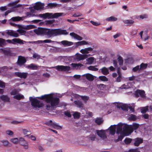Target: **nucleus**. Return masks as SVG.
I'll list each match as a JSON object with an SVG mask.
<instances>
[{
	"instance_id": "obj_1",
	"label": "nucleus",
	"mask_w": 152,
	"mask_h": 152,
	"mask_svg": "<svg viewBox=\"0 0 152 152\" xmlns=\"http://www.w3.org/2000/svg\"><path fill=\"white\" fill-rule=\"evenodd\" d=\"M38 98L42 99H45L46 103L44 104L42 101L30 97L32 108L35 110H37L38 108L44 107L50 111L56 108L59 103V99L58 98L53 97V95L51 94L45 95Z\"/></svg>"
},
{
	"instance_id": "obj_2",
	"label": "nucleus",
	"mask_w": 152,
	"mask_h": 152,
	"mask_svg": "<svg viewBox=\"0 0 152 152\" xmlns=\"http://www.w3.org/2000/svg\"><path fill=\"white\" fill-rule=\"evenodd\" d=\"M34 31L37 34L46 35L48 38L62 34L67 35L69 33L66 30L60 28L50 29L40 28L34 30Z\"/></svg>"
},
{
	"instance_id": "obj_3",
	"label": "nucleus",
	"mask_w": 152,
	"mask_h": 152,
	"mask_svg": "<svg viewBox=\"0 0 152 152\" xmlns=\"http://www.w3.org/2000/svg\"><path fill=\"white\" fill-rule=\"evenodd\" d=\"M139 126V124L133 123L132 125H128L122 123H119L117 126V133H123L125 135L128 136L132 133L134 130L137 129Z\"/></svg>"
},
{
	"instance_id": "obj_4",
	"label": "nucleus",
	"mask_w": 152,
	"mask_h": 152,
	"mask_svg": "<svg viewBox=\"0 0 152 152\" xmlns=\"http://www.w3.org/2000/svg\"><path fill=\"white\" fill-rule=\"evenodd\" d=\"M64 13H56L54 14L52 13H46L42 14L39 15V16L43 18H57L58 17L62 16Z\"/></svg>"
},
{
	"instance_id": "obj_5",
	"label": "nucleus",
	"mask_w": 152,
	"mask_h": 152,
	"mask_svg": "<svg viewBox=\"0 0 152 152\" xmlns=\"http://www.w3.org/2000/svg\"><path fill=\"white\" fill-rule=\"evenodd\" d=\"M17 2L16 1L12 2L8 4L7 6L10 8L8 9H12L11 10H8L5 13V15L6 16L9 13L14 11V9L17 8L19 7L18 5L17 4Z\"/></svg>"
},
{
	"instance_id": "obj_6",
	"label": "nucleus",
	"mask_w": 152,
	"mask_h": 152,
	"mask_svg": "<svg viewBox=\"0 0 152 152\" xmlns=\"http://www.w3.org/2000/svg\"><path fill=\"white\" fill-rule=\"evenodd\" d=\"M44 5V4L40 2H38L34 6V8L31 7L29 9L31 12H34L35 10H39L43 9Z\"/></svg>"
},
{
	"instance_id": "obj_7",
	"label": "nucleus",
	"mask_w": 152,
	"mask_h": 152,
	"mask_svg": "<svg viewBox=\"0 0 152 152\" xmlns=\"http://www.w3.org/2000/svg\"><path fill=\"white\" fill-rule=\"evenodd\" d=\"M134 95L137 97L140 96L143 99L146 98L145 91L143 90L137 89L134 93Z\"/></svg>"
},
{
	"instance_id": "obj_8",
	"label": "nucleus",
	"mask_w": 152,
	"mask_h": 152,
	"mask_svg": "<svg viewBox=\"0 0 152 152\" xmlns=\"http://www.w3.org/2000/svg\"><path fill=\"white\" fill-rule=\"evenodd\" d=\"M55 68L59 71H66L70 70V67L68 66H64L62 65H58L55 67H53Z\"/></svg>"
},
{
	"instance_id": "obj_9",
	"label": "nucleus",
	"mask_w": 152,
	"mask_h": 152,
	"mask_svg": "<svg viewBox=\"0 0 152 152\" xmlns=\"http://www.w3.org/2000/svg\"><path fill=\"white\" fill-rule=\"evenodd\" d=\"M96 132L97 135L103 140L107 139V137L105 131L104 130H96Z\"/></svg>"
},
{
	"instance_id": "obj_10",
	"label": "nucleus",
	"mask_w": 152,
	"mask_h": 152,
	"mask_svg": "<svg viewBox=\"0 0 152 152\" xmlns=\"http://www.w3.org/2000/svg\"><path fill=\"white\" fill-rule=\"evenodd\" d=\"M26 61V59L24 57L20 56H18L17 63L19 66H23Z\"/></svg>"
},
{
	"instance_id": "obj_11",
	"label": "nucleus",
	"mask_w": 152,
	"mask_h": 152,
	"mask_svg": "<svg viewBox=\"0 0 152 152\" xmlns=\"http://www.w3.org/2000/svg\"><path fill=\"white\" fill-rule=\"evenodd\" d=\"M8 43L15 44L16 43L23 44V41L19 39L15 38L12 40L7 39L6 40Z\"/></svg>"
},
{
	"instance_id": "obj_12",
	"label": "nucleus",
	"mask_w": 152,
	"mask_h": 152,
	"mask_svg": "<svg viewBox=\"0 0 152 152\" xmlns=\"http://www.w3.org/2000/svg\"><path fill=\"white\" fill-rule=\"evenodd\" d=\"M143 141L142 139L137 137L133 139L132 144L135 146H138L140 144L142 143Z\"/></svg>"
},
{
	"instance_id": "obj_13",
	"label": "nucleus",
	"mask_w": 152,
	"mask_h": 152,
	"mask_svg": "<svg viewBox=\"0 0 152 152\" xmlns=\"http://www.w3.org/2000/svg\"><path fill=\"white\" fill-rule=\"evenodd\" d=\"M46 124L48 126H50L52 127H53L55 129H57L59 127H61L56 123L55 122H53L51 120H50L46 122Z\"/></svg>"
},
{
	"instance_id": "obj_14",
	"label": "nucleus",
	"mask_w": 152,
	"mask_h": 152,
	"mask_svg": "<svg viewBox=\"0 0 152 152\" xmlns=\"http://www.w3.org/2000/svg\"><path fill=\"white\" fill-rule=\"evenodd\" d=\"M5 33L10 36L14 37H18L19 36L18 34L14 31L13 30H7L6 31Z\"/></svg>"
},
{
	"instance_id": "obj_15",
	"label": "nucleus",
	"mask_w": 152,
	"mask_h": 152,
	"mask_svg": "<svg viewBox=\"0 0 152 152\" xmlns=\"http://www.w3.org/2000/svg\"><path fill=\"white\" fill-rule=\"evenodd\" d=\"M93 50L92 48L88 47L81 50L80 52L83 54H87L91 52Z\"/></svg>"
},
{
	"instance_id": "obj_16",
	"label": "nucleus",
	"mask_w": 152,
	"mask_h": 152,
	"mask_svg": "<svg viewBox=\"0 0 152 152\" xmlns=\"http://www.w3.org/2000/svg\"><path fill=\"white\" fill-rule=\"evenodd\" d=\"M0 51L1 52L3 53L4 54L7 56H10L12 54L10 50L8 48H0Z\"/></svg>"
},
{
	"instance_id": "obj_17",
	"label": "nucleus",
	"mask_w": 152,
	"mask_h": 152,
	"mask_svg": "<svg viewBox=\"0 0 152 152\" xmlns=\"http://www.w3.org/2000/svg\"><path fill=\"white\" fill-rule=\"evenodd\" d=\"M88 55L86 54H77L76 56V59L78 61L83 60L87 57Z\"/></svg>"
},
{
	"instance_id": "obj_18",
	"label": "nucleus",
	"mask_w": 152,
	"mask_h": 152,
	"mask_svg": "<svg viewBox=\"0 0 152 152\" xmlns=\"http://www.w3.org/2000/svg\"><path fill=\"white\" fill-rule=\"evenodd\" d=\"M15 74L18 77L25 79L27 77L28 73L26 72H16Z\"/></svg>"
},
{
	"instance_id": "obj_19",
	"label": "nucleus",
	"mask_w": 152,
	"mask_h": 152,
	"mask_svg": "<svg viewBox=\"0 0 152 152\" xmlns=\"http://www.w3.org/2000/svg\"><path fill=\"white\" fill-rule=\"evenodd\" d=\"M83 77H85L86 78L90 81H93L94 78V76L89 73H87L83 75Z\"/></svg>"
},
{
	"instance_id": "obj_20",
	"label": "nucleus",
	"mask_w": 152,
	"mask_h": 152,
	"mask_svg": "<svg viewBox=\"0 0 152 152\" xmlns=\"http://www.w3.org/2000/svg\"><path fill=\"white\" fill-rule=\"evenodd\" d=\"M26 67L29 69L32 70H37L38 69L37 66L35 64H31L30 65H28L26 66Z\"/></svg>"
},
{
	"instance_id": "obj_21",
	"label": "nucleus",
	"mask_w": 152,
	"mask_h": 152,
	"mask_svg": "<svg viewBox=\"0 0 152 152\" xmlns=\"http://www.w3.org/2000/svg\"><path fill=\"white\" fill-rule=\"evenodd\" d=\"M99 72H101L104 75H107L109 73V70L106 67H104L99 70Z\"/></svg>"
},
{
	"instance_id": "obj_22",
	"label": "nucleus",
	"mask_w": 152,
	"mask_h": 152,
	"mask_svg": "<svg viewBox=\"0 0 152 152\" xmlns=\"http://www.w3.org/2000/svg\"><path fill=\"white\" fill-rule=\"evenodd\" d=\"M70 35L71 36L73 37L74 38L76 39L79 40H82L83 39L82 37L80 36L75 33L74 32L70 33Z\"/></svg>"
},
{
	"instance_id": "obj_23",
	"label": "nucleus",
	"mask_w": 152,
	"mask_h": 152,
	"mask_svg": "<svg viewBox=\"0 0 152 152\" xmlns=\"http://www.w3.org/2000/svg\"><path fill=\"white\" fill-rule=\"evenodd\" d=\"M61 43L64 46H69L73 44V43L71 42H69L66 40H64L61 42Z\"/></svg>"
},
{
	"instance_id": "obj_24",
	"label": "nucleus",
	"mask_w": 152,
	"mask_h": 152,
	"mask_svg": "<svg viewBox=\"0 0 152 152\" xmlns=\"http://www.w3.org/2000/svg\"><path fill=\"white\" fill-rule=\"evenodd\" d=\"M0 98L1 99L2 101L4 102H10V98L7 95H2L0 96Z\"/></svg>"
},
{
	"instance_id": "obj_25",
	"label": "nucleus",
	"mask_w": 152,
	"mask_h": 152,
	"mask_svg": "<svg viewBox=\"0 0 152 152\" xmlns=\"http://www.w3.org/2000/svg\"><path fill=\"white\" fill-rule=\"evenodd\" d=\"M120 69L119 68H118L117 69V72L118 74V76L116 78V81L118 82H119L121 81L122 79L121 74L120 71Z\"/></svg>"
},
{
	"instance_id": "obj_26",
	"label": "nucleus",
	"mask_w": 152,
	"mask_h": 152,
	"mask_svg": "<svg viewBox=\"0 0 152 152\" xmlns=\"http://www.w3.org/2000/svg\"><path fill=\"white\" fill-rule=\"evenodd\" d=\"M109 129H110V134L112 135H114L115 134V130L116 129V126H111Z\"/></svg>"
},
{
	"instance_id": "obj_27",
	"label": "nucleus",
	"mask_w": 152,
	"mask_h": 152,
	"mask_svg": "<svg viewBox=\"0 0 152 152\" xmlns=\"http://www.w3.org/2000/svg\"><path fill=\"white\" fill-rule=\"evenodd\" d=\"M70 65L72 67L73 69H78L80 67H81L82 65L81 64H75L72 63L70 64Z\"/></svg>"
},
{
	"instance_id": "obj_28",
	"label": "nucleus",
	"mask_w": 152,
	"mask_h": 152,
	"mask_svg": "<svg viewBox=\"0 0 152 152\" xmlns=\"http://www.w3.org/2000/svg\"><path fill=\"white\" fill-rule=\"evenodd\" d=\"M74 103L77 107L80 108L83 107V104L81 101L79 100L75 101L74 102Z\"/></svg>"
},
{
	"instance_id": "obj_29",
	"label": "nucleus",
	"mask_w": 152,
	"mask_h": 152,
	"mask_svg": "<svg viewBox=\"0 0 152 152\" xmlns=\"http://www.w3.org/2000/svg\"><path fill=\"white\" fill-rule=\"evenodd\" d=\"M28 142L26 141L22 137H20L19 138V143L22 146L24 144L27 143Z\"/></svg>"
},
{
	"instance_id": "obj_30",
	"label": "nucleus",
	"mask_w": 152,
	"mask_h": 152,
	"mask_svg": "<svg viewBox=\"0 0 152 152\" xmlns=\"http://www.w3.org/2000/svg\"><path fill=\"white\" fill-rule=\"evenodd\" d=\"M13 98L18 100H20L21 99L24 98V96L20 94H18L13 96Z\"/></svg>"
},
{
	"instance_id": "obj_31",
	"label": "nucleus",
	"mask_w": 152,
	"mask_h": 152,
	"mask_svg": "<svg viewBox=\"0 0 152 152\" xmlns=\"http://www.w3.org/2000/svg\"><path fill=\"white\" fill-rule=\"evenodd\" d=\"M94 60V58L93 57H90L86 59L87 61L86 64H91L93 63Z\"/></svg>"
},
{
	"instance_id": "obj_32",
	"label": "nucleus",
	"mask_w": 152,
	"mask_h": 152,
	"mask_svg": "<svg viewBox=\"0 0 152 152\" xmlns=\"http://www.w3.org/2000/svg\"><path fill=\"white\" fill-rule=\"evenodd\" d=\"M116 133L117 134H121V135L118 137L117 139L116 140H115L116 142H118L119 141H121L123 138L124 137V136H126V135H125L123 133H117V130L116 131Z\"/></svg>"
},
{
	"instance_id": "obj_33",
	"label": "nucleus",
	"mask_w": 152,
	"mask_h": 152,
	"mask_svg": "<svg viewBox=\"0 0 152 152\" xmlns=\"http://www.w3.org/2000/svg\"><path fill=\"white\" fill-rule=\"evenodd\" d=\"M117 20V18L113 16L108 17L106 19V20L108 21H116Z\"/></svg>"
},
{
	"instance_id": "obj_34",
	"label": "nucleus",
	"mask_w": 152,
	"mask_h": 152,
	"mask_svg": "<svg viewBox=\"0 0 152 152\" xmlns=\"http://www.w3.org/2000/svg\"><path fill=\"white\" fill-rule=\"evenodd\" d=\"M1 142L3 144V145L5 147H7L9 145V142L7 140H3L1 141Z\"/></svg>"
},
{
	"instance_id": "obj_35",
	"label": "nucleus",
	"mask_w": 152,
	"mask_h": 152,
	"mask_svg": "<svg viewBox=\"0 0 152 152\" xmlns=\"http://www.w3.org/2000/svg\"><path fill=\"white\" fill-rule=\"evenodd\" d=\"M95 122L97 124L99 125L102 123L103 120L102 118H97L95 120Z\"/></svg>"
},
{
	"instance_id": "obj_36",
	"label": "nucleus",
	"mask_w": 152,
	"mask_h": 152,
	"mask_svg": "<svg viewBox=\"0 0 152 152\" xmlns=\"http://www.w3.org/2000/svg\"><path fill=\"white\" fill-rule=\"evenodd\" d=\"M35 26L33 25H28L23 27V29L28 30L32 28H34Z\"/></svg>"
},
{
	"instance_id": "obj_37",
	"label": "nucleus",
	"mask_w": 152,
	"mask_h": 152,
	"mask_svg": "<svg viewBox=\"0 0 152 152\" xmlns=\"http://www.w3.org/2000/svg\"><path fill=\"white\" fill-rule=\"evenodd\" d=\"M19 140L17 138H12L10 140V141L15 144H17L19 143Z\"/></svg>"
},
{
	"instance_id": "obj_38",
	"label": "nucleus",
	"mask_w": 152,
	"mask_h": 152,
	"mask_svg": "<svg viewBox=\"0 0 152 152\" xmlns=\"http://www.w3.org/2000/svg\"><path fill=\"white\" fill-rule=\"evenodd\" d=\"M123 22L126 24L128 25H130L133 24L134 23V21L132 20H123Z\"/></svg>"
},
{
	"instance_id": "obj_39",
	"label": "nucleus",
	"mask_w": 152,
	"mask_h": 152,
	"mask_svg": "<svg viewBox=\"0 0 152 152\" xmlns=\"http://www.w3.org/2000/svg\"><path fill=\"white\" fill-rule=\"evenodd\" d=\"M11 20L13 21H17L22 20V18L19 16H17L12 18Z\"/></svg>"
},
{
	"instance_id": "obj_40",
	"label": "nucleus",
	"mask_w": 152,
	"mask_h": 152,
	"mask_svg": "<svg viewBox=\"0 0 152 152\" xmlns=\"http://www.w3.org/2000/svg\"><path fill=\"white\" fill-rule=\"evenodd\" d=\"M6 44L5 40L2 38H0V46L3 47Z\"/></svg>"
},
{
	"instance_id": "obj_41",
	"label": "nucleus",
	"mask_w": 152,
	"mask_h": 152,
	"mask_svg": "<svg viewBox=\"0 0 152 152\" xmlns=\"http://www.w3.org/2000/svg\"><path fill=\"white\" fill-rule=\"evenodd\" d=\"M88 69L91 70L97 71L98 70V69L96 68L94 66H90L87 67Z\"/></svg>"
},
{
	"instance_id": "obj_42",
	"label": "nucleus",
	"mask_w": 152,
	"mask_h": 152,
	"mask_svg": "<svg viewBox=\"0 0 152 152\" xmlns=\"http://www.w3.org/2000/svg\"><path fill=\"white\" fill-rule=\"evenodd\" d=\"M137 119L136 116L134 115L131 114L129 115V119L130 121H135Z\"/></svg>"
},
{
	"instance_id": "obj_43",
	"label": "nucleus",
	"mask_w": 152,
	"mask_h": 152,
	"mask_svg": "<svg viewBox=\"0 0 152 152\" xmlns=\"http://www.w3.org/2000/svg\"><path fill=\"white\" fill-rule=\"evenodd\" d=\"M74 118H79L80 117V113L77 112H75L73 114Z\"/></svg>"
},
{
	"instance_id": "obj_44",
	"label": "nucleus",
	"mask_w": 152,
	"mask_h": 152,
	"mask_svg": "<svg viewBox=\"0 0 152 152\" xmlns=\"http://www.w3.org/2000/svg\"><path fill=\"white\" fill-rule=\"evenodd\" d=\"M133 139L129 138H126L124 140L125 143L126 144H129L131 142L132 143Z\"/></svg>"
},
{
	"instance_id": "obj_45",
	"label": "nucleus",
	"mask_w": 152,
	"mask_h": 152,
	"mask_svg": "<svg viewBox=\"0 0 152 152\" xmlns=\"http://www.w3.org/2000/svg\"><path fill=\"white\" fill-rule=\"evenodd\" d=\"M141 112L142 113H145L148 110V106H146L142 108L141 109Z\"/></svg>"
},
{
	"instance_id": "obj_46",
	"label": "nucleus",
	"mask_w": 152,
	"mask_h": 152,
	"mask_svg": "<svg viewBox=\"0 0 152 152\" xmlns=\"http://www.w3.org/2000/svg\"><path fill=\"white\" fill-rule=\"evenodd\" d=\"M118 60L119 65H122L123 63V58L121 56H119L118 58Z\"/></svg>"
},
{
	"instance_id": "obj_47",
	"label": "nucleus",
	"mask_w": 152,
	"mask_h": 152,
	"mask_svg": "<svg viewBox=\"0 0 152 152\" xmlns=\"http://www.w3.org/2000/svg\"><path fill=\"white\" fill-rule=\"evenodd\" d=\"M99 79L102 81H108V79L104 76H100L99 77Z\"/></svg>"
},
{
	"instance_id": "obj_48",
	"label": "nucleus",
	"mask_w": 152,
	"mask_h": 152,
	"mask_svg": "<svg viewBox=\"0 0 152 152\" xmlns=\"http://www.w3.org/2000/svg\"><path fill=\"white\" fill-rule=\"evenodd\" d=\"M17 31L21 35H24L26 34V31L22 29H20L17 30Z\"/></svg>"
},
{
	"instance_id": "obj_49",
	"label": "nucleus",
	"mask_w": 152,
	"mask_h": 152,
	"mask_svg": "<svg viewBox=\"0 0 152 152\" xmlns=\"http://www.w3.org/2000/svg\"><path fill=\"white\" fill-rule=\"evenodd\" d=\"M18 92V91L17 89H14L11 91L10 94L11 95H14L15 96L17 95Z\"/></svg>"
},
{
	"instance_id": "obj_50",
	"label": "nucleus",
	"mask_w": 152,
	"mask_h": 152,
	"mask_svg": "<svg viewBox=\"0 0 152 152\" xmlns=\"http://www.w3.org/2000/svg\"><path fill=\"white\" fill-rule=\"evenodd\" d=\"M148 64H144L142 63L140 64V66L141 69H145L146 68Z\"/></svg>"
},
{
	"instance_id": "obj_51",
	"label": "nucleus",
	"mask_w": 152,
	"mask_h": 152,
	"mask_svg": "<svg viewBox=\"0 0 152 152\" xmlns=\"http://www.w3.org/2000/svg\"><path fill=\"white\" fill-rule=\"evenodd\" d=\"M121 109L125 111H128V107L125 104H123L121 106Z\"/></svg>"
},
{
	"instance_id": "obj_52",
	"label": "nucleus",
	"mask_w": 152,
	"mask_h": 152,
	"mask_svg": "<svg viewBox=\"0 0 152 152\" xmlns=\"http://www.w3.org/2000/svg\"><path fill=\"white\" fill-rule=\"evenodd\" d=\"M6 133L7 134L11 136H13L14 134L13 132L12 131L10 130L6 131Z\"/></svg>"
},
{
	"instance_id": "obj_53",
	"label": "nucleus",
	"mask_w": 152,
	"mask_h": 152,
	"mask_svg": "<svg viewBox=\"0 0 152 152\" xmlns=\"http://www.w3.org/2000/svg\"><path fill=\"white\" fill-rule=\"evenodd\" d=\"M81 98L85 102H86L87 100H88L89 98L88 96H80Z\"/></svg>"
},
{
	"instance_id": "obj_54",
	"label": "nucleus",
	"mask_w": 152,
	"mask_h": 152,
	"mask_svg": "<svg viewBox=\"0 0 152 152\" xmlns=\"http://www.w3.org/2000/svg\"><path fill=\"white\" fill-rule=\"evenodd\" d=\"M141 69L140 66H137L136 67H134L132 69V71L134 72H136L138 70H140Z\"/></svg>"
},
{
	"instance_id": "obj_55",
	"label": "nucleus",
	"mask_w": 152,
	"mask_h": 152,
	"mask_svg": "<svg viewBox=\"0 0 152 152\" xmlns=\"http://www.w3.org/2000/svg\"><path fill=\"white\" fill-rule=\"evenodd\" d=\"M89 140L92 141H93L95 140L96 138V136L94 134L90 135L89 136Z\"/></svg>"
},
{
	"instance_id": "obj_56",
	"label": "nucleus",
	"mask_w": 152,
	"mask_h": 152,
	"mask_svg": "<svg viewBox=\"0 0 152 152\" xmlns=\"http://www.w3.org/2000/svg\"><path fill=\"white\" fill-rule=\"evenodd\" d=\"M64 114L65 115L67 116L68 117H71V114L70 112L66 111H65L64 112Z\"/></svg>"
},
{
	"instance_id": "obj_57",
	"label": "nucleus",
	"mask_w": 152,
	"mask_h": 152,
	"mask_svg": "<svg viewBox=\"0 0 152 152\" xmlns=\"http://www.w3.org/2000/svg\"><path fill=\"white\" fill-rule=\"evenodd\" d=\"M81 45H89V43L88 42L86 41L85 40H83L81 41H80Z\"/></svg>"
},
{
	"instance_id": "obj_58",
	"label": "nucleus",
	"mask_w": 152,
	"mask_h": 152,
	"mask_svg": "<svg viewBox=\"0 0 152 152\" xmlns=\"http://www.w3.org/2000/svg\"><path fill=\"white\" fill-rule=\"evenodd\" d=\"M138 17H139L141 19H143L144 18H147L148 17V15L146 14H144L143 15H139L138 16Z\"/></svg>"
},
{
	"instance_id": "obj_59",
	"label": "nucleus",
	"mask_w": 152,
	"mask_h": 152,
	"mask_svg": "<svg viewBox=\"0 0 152 152\" xmlns=\"http://www.w3.org/2000/svg\"><path fill=\"white\" fill-rule=\"evenodd\" d=\"M33 57L34 58H37V59H39L40 58V56L36 53L33 54Z\"/></svg>"
},
{
	"instance_id": "obj_60",
	"label": "nucleus",
	"mask_w": 152,
	"mask_h": 152,
	"mask_svg": "<svg viewBox=\"0 0 152 152\" xmlns=\"http://www.w3.org/2000/svg\"><path fill=\"white\" fill-rule=\"evenodd\" d=\"M5 83L0 81V87L4 88L5 87Z\"/></svg>"
},
{
	"instance_id": "obj_61",
	"label": "nucleus",
	"mask_w": 152,
	"mask_h": 152,
	"mask_svg": "<svg viewBox=\"0 0 152 152\" xmlns=\"http://www.w3.org/2000/svg\"><path fill=\"white\" fill-rule=\"evenodd\" d=\"M22 132L24 134H28L30 133L29 131L27 130L26 129H23L22 130Z\"/></svg>"
},
{
	"instance_id": "obj_62",
	"label": "nucleus",
	"mask_w": 152,
	"mask_h": 152,
	"mask_svg": "<svg viewBox=\"0 0 152 152\" xmlns=\"http://www.w3.org/2000/svg\"><path fill=\"white\" fill-rule=\"evenodd\" d=\"M90 22L93 25L95 26H98L100 25L99 23H98L96 22H94L92 20L90 21Z\"/></svg>"
},
{
	"instance_id": "obj_63",
	"label": "nucleus",
	"mask_w": 152,
	"mask_h": 152,
	"mask_svg": "<svg viewBox=\"0 0 152 152\" xmlns=\"http://www.w3.org/2000/svg\"><path fill=\"white\" fill-rule=\"evenodd\" d=\"M55 20H48L46 21V23L48 24H51L55 22Z\"/></svg>"
},
{
	"instance_id": "obj_64",
	"label": "nucleus",
	"mask_w": 152,
	"mask_h": 152,
	"mask_svg": "<svg viewBox=\"0 0 152 152\" xmlns=\"http://www.w3.org/2000/svg\"><path fill=\"white\" fill-rule=\"evenodd\" d=\"M129 152H140V151L137 149H132L129 150Z\"/></svg>"
}]
</instances>
